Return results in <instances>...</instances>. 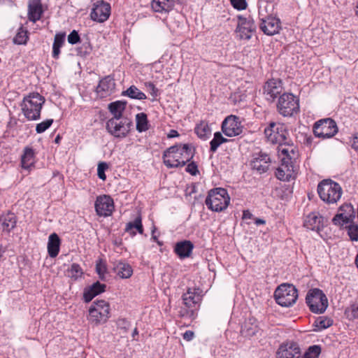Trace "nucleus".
Returning a JSON list of instances; mask_svg holds the SVG:
<instances>
[{
	"mask_svg": "<svg viewBox=\"0 0 358 358\" xmlns=\"http://www.w3.org/2000/svg\"><path fill=\"white\" fill-rule=\"evenodd\" d=\"M34 164V151L32 148L26 147L21 157V164L24 169H29Z\"/></svg>",
	"mask_w": 358,
	"mask_h": 358,
	"instance_id": "obj_30",
	"label": "nucleus"
},
{
	"mask_svg": "<svg viewBox=\"0 0 358 358\" xmlns=\"http://www.w3.org/2000/svg\"><path fill=\"white\" fill-rule=\"evenodd\" d=\"M185 170L192 176H196L199 173L198 166L194 162H192L191 163L188 164Z\"/></svg>",
	"mask_w": 358,
	"mask_h": 358,
	"instance_id": "obj_53",
	"label": "nucleus"
},
{
	"mask_svg": "<svg viewBox=\"0 0 358 358\" xmlns=\"http://www.w3.org/2000/svg\"><path fill=\"white\" fill-rule=\"evenodd\" d=\"M282 91V83L279 80H268L263 87L264 96L269 102H273Z\"/></svg>",
	"mask_w": 358,
	"mask_h": 358,
	"instance_id": "obj_17",
	"label": "nucleus"
},
{
	"mask_svg": "<svg viewBox=\"0 0 358 358\" xmlns=\"http://www.w3.org/2000/svg\"><path fill=\"white\" fill-rule=\"evenodd\" d=\"M80 39V36L76 30H73L68 36V42L72 45L78 43Z\"/></svg>",
	"mask_w": 358,
	"mask_h": 358,
	"instance_id": "obj_52",
	"label": "nucleus"
},
{
	"mask_svg": "<svg viewBox=\"0 0 358 358\" xmlns=\"http://www.w3.org/2000/svg\"><path fill=\"white\" fill-rule=\"evenodd\" d=\"M303 226L308 229L318 231L323 227V217L319 213H310L306 217Z\"/></svg>",
	"mask_w": 358,
	"mask_h": 358,
	"instance_id": "obj_21",
	"label": "nucleus"
},
{
	"mask_svg": "<svg viewBox=\"0 0 358 358\" xmlns=\"http://www.w3.org/2000/svg\"><path fill=\"white\" fill-rule=\"evenodd\" d=\"M194 131L198 137L203 140L208 138L211 134V129L206 121H201L196 126Z\"/></svg>",
	"mask_w": 358,
	"mask_h": 358,
	"instance_id": "obj_33",
	"label": "nucleus"
},
{
	"mask_svg": "<svg viewBox=\"0 0 358 358\" xmlns=\"http://www.w3.org/2000/svg\"><path fill=\"white\" fill-rule=\"evenodd\" d=\"M53 123L52 119H48L39 124L36 127V131L38 134H41L46 131Z\"/></svg>",
	"mask_w": 358,
	"mask_h": 358,
	"instance_id": "obj_46",
	"label": "nucleus"
},
{
	"mask_svg": "<svg viewBox=\"0 0 358 358\" xmlns=\"http://www.w3.org/2000/svg\"><path fill=\"white\" fill-rule=\"evenodd\" d=\"M301 356L299 345L293 341L282 343L276 352V358H300Z\"/></svg>",
	"mask_w": 358,
	"mask_h": 358,
	"instance_id": "obj_14",
	"label": "nucleus"
},
{
	"mask_svg": "<svg viewBox=\"0 0 358 358\" xmlns=\"http://www.w3.org/2000/svg\"><path fill=\"white\" fill-rule=\"evenodd\" d=\"M256 26L253 20L249 16L248 17H238V22L236 27V32L239 34L241 39H250L252 33L255 31Z\"/></svg>",
	"mask_w": 358,
	"mask_h": 358,
	"instance_id": "obj_18",
	"label": "nucleus"
},
{
	"mask_svg": "<svg viewBox=\"0 0 358 358\" xmlns=\"http://www.w3.org/2000/svg\"><path fill=\"white\" fill-rule=\"evenodd\" d=\"M281 164L276 169L275 176L282 181L294 179L299 168V152L294 145H282L278 148Z\"/></svg>",
	"mask_w": 358,
	"mask_h": 358,
	"instance_id": "obj_1",
	"label": "nucleus"
},
{
	"mask_svg": "<svg viewBox=\"0 0 358 358\" xmlns=\"http://www.w3.org/2000/svg\"><path fill=\"white\" fill-rule=\"evenodd\" d=\"M270 157L266 153H259L254 156L250 162V166L259 174L266 172L270 163Z\"/></svg>",
	"mask_w": 358,
	"mask_h": 358,
	"instance_id": "obj_20",
	"label": "nucleus"
},
{
	"mask_svg": "<svg viewBox=\"0 0 358 358\" xmlns=\"http://www.w3.org/2000/svg\"><path fill=\"white\" fill-rule=\"evenodd\" d=\"M230 197L227 191L221 187L214 188L208 191L205 200L208 208L214 212H222L229 206Z\"/></svg>",
	"mask_w": 358,
	"mask_h": 358,
	"instance_id": "obj_5",
	"label": "nucleus"
},
{
	"mask_svg": "<svg viewBox=\"0 0 358 358\" xmlns=\"http://www.w3.org/2000/svg\"><path fill=\"white\" fill-rule=\"evenodd\" d=\"M115 83L113 77L111 76H105L102 78L96 87V93L102 98L111 94L115 90Z\"/></svg>",
	"mask_w": 358,
	"mask_h": 358,
	"instance_id": "obj_19",
	"label": "nucleus"
},
{
	"mask_svg": "<svg viewBox=\"0 0 358 358\" xmlns=\"http://www.w3.org/2000/svg\"><path fill=\"white\" fill-rule=\"evenodd\" d=\"M3 231L10 232L13 229L17 223V218L14 213H8L1 218Z\"/></svg>",
	"mask_w": 358,
	"mask_h": 358,
	"instance_id": "obj_31",
	"label": "nucleus"
},
{
	"mask_svg": "<svg viewBox=\"0 0 358 358\" xmlns=\"http://www.w3.org/2000/svg\"><path fill=\"white\" fill-rule=\"evenodd\" d=\"M350 217L345 213H338L332 219V222L335 225L343 226L344 224L350 223Z\"/></svg>",
	"mask_w": 358,
	"mask_h": 358,
	"instance_id": "obj_42",
	"label": "nucleus"
},
{
	"mask_svg": "<svg viewBox=\"0 0 358 358\" xmlns=\"http://www.w3.org/2000/svg\"><path fill=\"white\" fill-rule=\"evenodd\" d=\"M230 1L234 8L238 10H243L247 6L245 0H230Z\"/></svg>",
	"mask_w": 358,
	"mask_h": 358,
	"instance_id": "obj_54",
	"label": "nucleus"
},
{
	"mask_svg": "<svg viewBox=\"0 0 358 358\" xmlns=\"http://www.w3.org/2000/svg\"><path fill=\"white\" fill-rule=\"evenodd\" d=\"M27 31L20 27L16 36L13 38V42L15 44L22 45L26 44L28 40Z\"/></svg>",
	"mask_w": 358,
	"mask_h": 358,
	"instance_id": "obj_41",
	"label": "nucleus"
},
{
	"mask_svg": "<svg viewBox=\"0 0 358 358\" xmlns=\"http://www.w3.org/2000/svg\"><path fill=\"white\" fill-rule=\"evenodd\" d=\"M260 331L257 320L254 317L248 318L241 328V334L245 337L257 336Z\"/></svg>",
	"mask_w": 358,
	"mask_h": 358,
	"instance_id": "obj_23",
	"label": "nucleus"
},
{
	"mask_svg": "<svg viewBox=\"0 0 358 358\" xmlns=\"http://www.w3.org/2000/svg\"><path fill=\"white\" fill-rule=\"evenodd\" d=\"M133 126L131 120L128 117H111L106 122L107 131L115 138H125Z\"/></svg>",
	"mask_w": 358,
	"mask_h": 358,
	"instance_id": "obj_6",
	"label": "nucleus"
},
{
	"mask_svg": "<svg viewBox=\"0 0 358 358\" xmlns=\"http://www.w3.org/2000/svg\"><path fill=\"white\" fill-rule=\"evenodd\" d=\"M136 130L138 132H143L147 131L148 127V120L147 115L144 113H138L136 115Z\"/></svg>",
	"mask_w": 358,
	"mask_h": 358,
	"instance_id": "obj_38",
	"label": "nucleus"
},
{
	"mask_svg": "<svg viewBox=\"0 0 358 358\" xmlns=\"http://www.w3.org/2000/svg\"><path fill=\"white\" fill-rule=\"evenodd\" d=\"M194 156L189 144L175 145L164 152L163 160L168 168L184 166Z\"/></svg>",
	"mask_w": 358,
	"mask_h": 358,
	"instance_id": "obj_2",
	"label": "nucleus"
},
{
	"mask_svg": "<svg viewBox=\"0 0 358 358\" xmlns=\"http://www.w3.org/2000/svg\"><path fill=\"white\" fill-rule=\"evenodd\" d=\"M113 271L117 276L122 279L130 278L133 274V269L129 264L121 260L113 262Z\"/></svg>",
	"mask_w": 358,
	"mask_h": 358,
	"instance_id": "obj_22",
	"label": "nucleus"
},
{
	"mask_svg": "<svg viewBox=\"0 0 358 358\" xmlns=\"http://www.w3.org/2000/svg\"><path fill=\"white\" fill-rule=\"evenodd\" d=\"M110 317V306L103 300L94 301L89 309V321L96 325L103 324Z\"/></svg>",
	"mask_w": 358,
	"mask_h": 358,
	"instance_id": "obj_9",
	"label": "nucleus"
},
{
	"mask_svg": "<svg viewBox=\"0 0 358 358\" xmlns=\"http://www.w3.org/2000/svg\"><path fill=\"white\" fill-rule=\"evenodd\" d=\"M94 207L96 213L99 216H109L112 214L114 209L113 200L108 195L97 196Z\"/></svg>",
	"mask_w": 358,
	"mask_h": 358,
	"instance_id": "obj_16",
	"label": "nucleus"
},
{
	"mask_svg": "<svg viewBox=\"0 0 358 358\" xmlns=\"http://www.w3.org/2000/svg\"><path fill=\"white\" fill-rule=\"evenodd\" d=\"M116 324L117 328L122 330L124 333L127 332L131 326L130 322L124 318L118 319Z\"/></svg>",
	"mask_w": 358,
	"mask_h": 358,
	"instance_id": "obj_50",
	"label": "nucleus"
},
{
	"mask_svg": "<svg viewBox=\"0 0 358 358\" xmlns=\"http://www.w3.org/2000/svg\"><path fill=\"white\" fill-rule=\"evenodd\" d=\"M43 13L41 0H31L29 3V20L33 22L39 20Z\"/></svg>",
	"mask_w": 358,
	"mask_h": 358,
	"instance_id": "obj_25",
	"label": "nucleus"
},
{
	"mask_svg": "<svg viewBox=\"0 0 358 358\" xmlns=\"http://www.w3.org/2000/svg\"><path fill=\"white\" fill-rule=\"evenodd\" d=\"M138 331L137 329L135 328L134 331H133V334H132L133 338H135V336L138 335Z\"/></svg>",
	"mask_w": 358,
	"mask_h": 358,
	"instance_id": "obj_62",
	"label": "nucleus"
},
{
	"mask_svg": "<svg viewBox=\"0 0 358 358\" xmlns=\"http://www.w3.org/2000/svg\"><path fill=\"white\" fill-rule=\"evenodd\" d=\"M278 128H280V129H282V124L276 122H271L264 129V134L266 138L272 143L278 141L277 138L275 137V133Z\"/></svg>",
	"mask_w": 358,
	"mask_h": 358,
	"instance_id": "obj_36",
	"label": "nucleus"
},
{
	"mask_svg": "<svg viewBox=\"0 0 358 358\" xmlns=\"http://www.w3.org/2000/svg\"><path fill=\"white\" fill-rule=\"evenodd\" d=\"M145 86L151 96L153 97L157 96L158 90L152 83H148L145 84Z\"/></svg>",
	"mask_w": 358,
	"mask_h": 358,
	"instance_id": "obj_55",
	"label": "nucleus"
},
{
	"mask_svg": "<svg viewBox=\"0 0 358 358\" xmlns=\"http://www.w3.org/2000/svg\"><path fill=\"white\" fill-rule=\"evenodd\" d=\"M122 95L138 100L146 99V95L134 85H131L127 90L123 91Z\"/></svg>",
	"mask_w": 358,
	"mask_h": 358,
	"instance_id": "obj_37",
	"label": "nucleus"
},
{
	"mask_svg": "<svg viewBox=\"0 0 358 358\" xmlns=\"http://www.w3.org/2000/svg\"><path fill=\"white\" fill-rule=\"evenodd\" d=\"M60 139H61V138H60V136L58 135V136L55 138V142L56 143H59Z\"/></svg>",
	"mask_w": 358,
	"mask_h": 358,
	"instance_id": "obj_64",
	"label": "nucleus"
},
{
	"mask_svg": "<svg viewBox=\"0 0 358 358\" xmlns=\"http://www.w3.org/2000/svg\"><path fill=\"white\" fill-rule=\"evenodd\" d=\"M255 223L256 224V225L264 224L266 223V221L261 218H255Z\"/></svg>",
	"mask_w": 358,
	"mask_h": 358,
	"instance_id": "obj_60",
	"label": "nucleus"
},
{
	"mask_svg": "<svg viewBox=\"0 0 358 358\" xmlns=\"http://www.w3.org/2000/svg\"><path fill=\"white\" fill-rule=\"evenodd\" d=\"M277 108L284 117L292 116L299 110V100L291 93H284L279 97Z\"/></svg>",
	"mask_w": 358,
	"mask_h": 358,
	"instance_id": "obj_10",
	"label": "nucleus"
},
{
	"mask_svg": "<svg viewBox=\"0 0 358 358\" xmlns=\"http://www.w3.org/2000/svg\"><path fill=\"white\" fill-rule=\"evenodd\" d=\"M83 274V272L81 267L79 264L76 263L72 264L67 270V275L75 280L80 278Z\"/></svg>",
	"mask_w": 358,
	"mask_h": 358,
	"instance_id": "obj_39",
	"label": "nucleus"
},
{
	"mask_svg": "<svg viewBox=\"0 0 358 358\" xmlns=\"http://www.w3.org/2000/svg\"><path fill=\"white\" fill-rule=\"evenodd\" d=\"M348 235L351 240L358 241V225L352 222L348 226Z\"/></svg>",
	"mask_w": 358,
	"mask_h": 358,
	"instance_id": "obj_47",
	"label": "nucleus"
},
{
	"mask_svg": "<svg viewBox=\"0 0 358 358\" xmlns=\"http://www.w3.org/2000/svg\"><path fill=\"white\" fill-rule=\"evenodd\" d=\"M320 352L321 348L320 346L313 345L308 348L303 358H318Z\"/></svg>",
	"mask_w": 358,
	"mask_h": 358,
	"instance_id": "obj_45",
	"label": "nucleus"
},
{
	"mask_svg": "<svg viewBox=\"0 0 358 358\" xmlns=\"http://www.w3.org/2000/svg\"><path fill=\"white\" fill-rule=\"evenodd\" d=\"M286 135H287V131L285 130L284 124H282V129H280V128H278V129L276 130V131L275 133V137L277 138L278 141L276 142H275L274 143L279 144L278 149L282 145H289L288 143V142L287 141V139Z\"/></svg>",
	"mask_w": 358,
	"mask_h": 358,
	"instance_id": "obj_40",
	"label": "nucleus"
},
{
	"mask_svg": "<svg viewBox=\"0 0 358 358\" xmlns=\"http://www.w3.org/2000/svg\"><path fill=\"white\" fill-rule=\"evenodd\" d=\"M320 198L326 203L335 204L340 200L343 190L341 185L331 179H324L317 185Z\"/></svg>",
	"mask_w": 358,
	"mask_h": 358,
	"instance_id": "obj_4",
	"label": "nucleus"
},
{
	"mask_svg": "<svg viewBox=\"0 0 358 358\" xmlns=\"http://www.w3.org/2000/svg\"><path fill=\"white\" fill-rule=\"evenodd\" d=\"M194 332L192 331H186L184 334H183V338L187 341H191L193 338H194Z\"/></svg>",
	"mask_w": 358,
	"mask_h": 358,
	"instance_id": "obj_57",
	"label": "nucleus"
},
{
	"mask_svg": "<svg viewBox=\"0 0 358 358\" xmlns=\"http://www.w3.org/2000/svg\"><path fill=\"white\" fill-rule=\"evenodd\" d=\"M315 323L318 329H324L331 327L333 324V320L329 317H319Z\"/></svg>",
	"mask_w": 358,
	"mask_h": 358,
	"instance_id": "obj_44",
	"label": "nucleus"
},
{
	"mask_svg": "<svg viewBox=\"0 0 358 358\" xmlns=\"http://www.w3.org/2000/svg\"><path fill=\"white\" fill-rule=\"evenodd\" d=\"M44 103L45 98L39 93H30L23 98L20 104L22 112L28 120H38Z\"/></svg>",
	"mask_w": 358,
	"mask_h": 358,
	"instance_id": "obj_3",
	"label": "nucleus"
},
{
	"mask_svg": "<svg viewBox=\"0 0 358 358\" xmlns=\"http://www.w3.org/2000/svg\"><path fill=\"white\" fill-rule=\"evenodd\" d=\"M108 165L106 162H100L98 164L97 167V175L99 178L103 180H105L106 178L105 171L108 169Z\"/></svg>",
	"mask_w": 358,
	"mask_h": 358,
	"instance_id": "obj_51",
	"label": "nucleus"
},
{
	"mask_svg": "<svg viewBox=\"0 0 358 358\" xmlns=\"http://www.w3.org/2000/svg\"><path fill=\"white\" fill-rule=\"evenodd\" d=\"M65 33H58L55 36L54 43L52 45V57L57 59L60 54V48L65 41Z\"/></svg>",
	"mask_w": 358,
	"mask_h": 358,
	"instance_id": "obj_35",
	"label": "nucleus"
},
{
	"mask_svg": "<svg viewBox=\"0 0 358 358\" xmlns=\"http://www.w3.org/2000/svg\"><path fill=\"white\" fill-rule=\"evenodd\" d=\"M259 15L261 20L259 27L265 34L273 36L279 32L280 21L278 18L271 15H265L261 7L259 10Z\"/></svg>",
	"mask_w": 358,
	"mask_h": 358,
	"instance_id": "obj_12",
	"label": "nucleus"
},
{
	"mask_svg": "<svg viewBox=\"0 0 358 358\" xmlns=\"http://www.w3.org/2000/svg\"><path fill=\"white\" fill-rule=\"evenodd\" d=\"M339 210L341 211V213H345V215L350 217V223L353 222V220L355 217V212L352 204L345 203L340 206Z\"/></svg>",
	"mask_w": 358,
	"mask_h": 358,
	"instance_id": "obj_43",
	"label": "nucleus"
},
{
	"mask_svg": "<svg viewBox=\"0 0 358 358\" xmlns=\"http://www.w3.org/2000/svg\"><path fill=\"white\" fill-rule=\"evenodd\" d=\"M127 105L126 101H117L108 105V110L113 114V117H124L122 114Z\"/></svg>",
	"mask_w": 358,
	"mask_h": 358,
	"instance_id": "obj_32",
	"label": "nucleus"
},
{
	"mask_svg": "<svg viewBox=\"0 0 358 358\" xmlns=\"http://www.w3.org/2000/svg\"><path fill=\"white\" fill-rule=\"evenodd\" d=\"M222 131L229 137L239 135L242 132L239 117L232 115L227 117L222 123Z\"/></svg>",
	"mask_w": 358,
	"mask_h": 358,
	"instance_id": "obj_15",
	"label": "nucleus"
},
{
	"mask_svg": "<svg viewBox=\"0 0 358 358\" xmlns=\"http://www.w3.org/2000/svg\"><path fill=\"white\" fill-rule=\"evenodd\" d=\"M338 131L337 124L331 118L320 120L313 126L314 134L319 138H331L338 133Z\"/></svg>",
	"mask_w": 358,
	"mask_h": 358,
	"instance_id": "obj_11",
	"label": "nucleus"
},
{
	"mask_svg": "<svg viewBox=\"0 0 358 358\" xmlns=\"http://www.w3.org/2000/svg\"><path fill=\"white\" fill-rule=\"evenodd\" d=\"M220 141L221 142V144H222L224 143L227 142L228 139H227L226 138L223 137L222 134L220 132Z\"/></svg>",
	"mask_w": 358,
	"mask_h": 358,
	"instance_id": "obj_61",
	"label": "nucleus"
},
{
	"mask_svg": "<svg viewBox=\"0 0 358 358\" xmlns=\"http://www.w3.org/2000/svg\"><path fill=\"white\" fill-rule=\"evenodd\" d=\"M135 229L141 234L143 232L141 215L137 216L133 222H129L126 225L125 231L132 236L136 234Z\"/></svg>",
	"mask_w": 358,
	"mask_h": 358,
	"instance_id": "obj_34",
	"label": "nucleus"
},
{
	"mask_svg": "<svg viewBox=\"0 0 358 358\" xmlns=\"http://www.w3.org/2000/svg\"><path fill=\"white\" fill-rule=\"evenodd\" d=\"M184 304L188 308H193L201 300V296L196 292V289L189 288L182 295Z\"/></svg>",
	"mask_w": 358,
	"mask_h": 358,
	"instance_id": "obj_28",
	"label": "nucleus"
},
{
	"mask_svg": "<svg viewBox=\"0 0 358 358\" xmlns=\"http://www.w3.org/2000/svg\"><path fill=\"white\" fill-rule=\"evenodd\" d=\"M179 136L178 132L176 130L171 129L170 130L169 133L168 134V138H174Z\"/></svg>",
	"mask_w": 358,
	"mask_h": 358,
	"instance_id": "obj_58",
	"label": "nucleus"
},
{
	"mask_svg": "<svg viewBox=\"0 0 358 358\" xmlns=\"http://www.w3.org/2000/svg\"><path fill=\"white\" fill-rule=\"evenodd\" d=\"M210 150L212 152H216L218 147L221 145V142L220 141V132L219 131L215 132L214 134V137L210 142Z\"/></svg>",
	"mask_w": 358,
	"mask_h": 358,
	"instance_id": "obj_48",
	"label": "nucleus"
},
{
	"mask_svg": "<svg viewBox=\"0 0 358 358\" xmlns=\"http://www.w3.org/2000/svg\"><path fill=\"white\" fill-rule=\"evenodd\" d=\"M354 315L358 318V307L353 310Z\"/></svg>",
	"mask_w": 358,
	"mask_h": 358,
	"instance_id": "obj_63",
	"label": "nucleus"
},
{
	"mask_svg": "<svg viewBox=\"0 0 358 358\" xmlns=\"http://www.w3.org/2000/svg\"><path fill=\"white\" fill-rule=\"evenodd\" d=\"M194 245L190 241H183L178 242L175 246V252L181 259L189 257L192 254Z\"/></svg>",
	"mask_w": 358,
	"mask_h": 358,
	"instance_id": "obj_26",
	"label": "nucleus"
},
{
	"mask_svg": "<svg viewBox=\"0 0 358 358\" xmlns=\"http://www.w3.org/2000/svg\"><path fill=\"white\" fill-rule=\"evenodd\" d=\"M306 302L310 311L316 314L323 313L328 307V299L320 289H310L306 294Z\"/></svg>",
	"mask_w": 358,
	"mask_h": 358,
	"instance_id": "obj_8",
	"label": "nucleus"
},
{
	"mask_svg": "<svg viewBox=\"0 0 358 358\" xmlns=\"http://www.w3.org/2000/svg\"><path fill=\"white\" fill-rule=\"evenodd\" d=\"M106 266L101 260H99L96 264V271L101 280L104 279V275L106 273Z\"/></svg>",
	"mask_w": 358,
	"mask_h": 358,
	"instance_id": "obj_49",
	"label": "nucleus"
},
{
	"mask_svg": "<svg viewBox=\"0 0 358 358\" xmlns=\"http://www.w3.org/2000/svg\"><path fill=\"white\" fill-rule=\"evenodd\" d=\"M350 144L355 150L358 151V134L350 140Z\"/></svg>",
	"mask_w": 358,
	"mask_h": 358,
	"instance_id": "obj_56",
	"label": "nucleus"
},
{
	"mask_svg": "<svg viewBox=\"0 0 358 358\" xmlns=\"http://www.w3.org/2000/svg\"><path fill=\"white\" fill-rule=\"evenodd\" d=\"M110 15V6L104 1H97L92 9L90 17L93 21L103 22Z\"/></svg>",
	"mask_w": 358,
	"mask_h": 358,
	"instance_id": "obj_13",
	"label": "nucleus"
},
{
	"mask_svg": "<svg viewBox=\"0 0 358 358\" xmlns=\"http://www.w3.org/2000/svg\"><path fill=\"white\" fill-rule=\"evenodd\" d=\"M61 240L56 233L51 234L48 237V252L50 257H56L60 248Z\"/></svg>",
	"mask_w": 358,
	"mask_h": 358,
	"instance_id": "obj_27",
	"label": "nucleus"
},
{
	"mask_svg": "<svg viewBox=\"0 0 358 358\" xmlns=\"http://www.w3.org/2000/svg\"><path fill=\"white\" fill-rule=\"evenodd\" d=\"M174 5V0H153L152 2L153 10L159 13L169 12Z\"/></svg>",
	"mask_w": 358,
	"mask_h": 358,
	"instance_id": "obj_29",
	"label": "nucleus"
},
{
	"mask_svg": "<svg viewBox=\"0 0 358 358\" xmlns=\"http://www.w3.org/2000/svg\"><path fill=\"white\" fill-rule=\"evenodd\" d=\"M106 287V285L101 284L99 281L92 284L84 291L83 298L85 301L86 303L91 301L94 296L103 292Z\"/></svg>",
	"mask_w": 358,
	"mask_h": 358,
	"instance_id": "obj_24",
	"label": "nucleus"
},
{
	"mask_svg": "<svg viewBox=\"0 0 358 358\" xmlns=\"http://www.w3.org/2000/svg\"><path fill=\"white\" fill-rule=\"evenodd\" d=\"M276 303L282 307H289L296 303L298 298L296 288L291 284H282L274 292Z\"/></svg>",
	"mask_w": 358,
	"mask_h": 358,
	"instance_id": "obj_7",
	"label": "nucleus"
},
{
	"mask_svg": "<svg viewBox=\"0 0 358 358\" xmlns=\"http://www.w3.org/2000/svg\"><path fill=\"white\" fill-rule=\"evenodd\" d=\"M252 217V214L248 210H244L243 213V219H251Z\"/></svg>",
	"mask_w": 358,
	"mask_h": 358,
	"instance_id": "obj_59",
	"label": "nucleus"
}]
</instances>
